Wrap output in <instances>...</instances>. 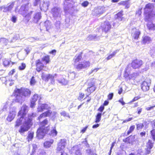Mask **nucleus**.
<instances>
[{
  "instance_id": "obj_37",
  "label": "nucleus",
  "mask_w": 155,
  "mask_h": 155,
  "mask_svg": "<svg viewBox=\"0 0 155 155\" xmlns=\"http://www.w3.org/2000/svg\"><path fill=\"white\" fill-rule=\"evenodd\" d=\"M119 51V50H117L114 51L112 54H110L109 55L108 57L107 58V60H109L111 59L113 57H114L116 54Z\"/></svg>"
},
{
  "instance_id": "obj_56",
  "label": "nucleus",
  "mask_w": 155,
  "mask_h": 155,
  "mask_svg": "<svg viewBox=\"0 0 155 155\" xmlns=\"http://www.w3.org/2000/svg\"><path fill=\"white\" fill-rule=\"evenodd\" d=\"M136 155H143V153L141 149L138 150L137 151V153Z\"/></svg>"
},
{
  "instance_id": "obj_15",
  "label": "nucleus",
  "mask_w": 155,
  "mask_h": 155,
  "mask_svg": "<svg viewBox=\"0 0 155 155\" xmlns=\"http://www.w3.org/2000/svg\"><path fill=\"white\" fill-rule=\"evenodd\" d=\"M38 99H39V102L41 99V96H39L37 94H35L32 97L31 100V104L30 106L31 108L34 107L35 105V102Z\"/></svg>"
},
{
  "instance_id": "obj_20",
  "label": "nucleus",
  "mask_w": 155,
  "mask_h": 155,
  "mask_svg": "<svg viewBox=\"0 0 155 155\" xmlns=\"http://www.w3.org/2000/svg\"><path fill=\"white\" fill-rule=\"evenodd\" d=\"M131 33V35L134 39H137L140 34V31L136 28L132 29Z\"/></svg>"
},
{
  "instance_id": "obj_39",
  "label": "nucleus",
  "mask_w": 155,
  "mask_h": 155,
  "mask_svg": "<svg viewBox=\"0 0 155 155\" xmlns=\"http://www.w3.org/2000/svg\"><path fill=\"white\" fill-rule=\"evenodd\" d=\"M101 113H98L96 117V119L95 122L98 123L100 122L101 119Z\"/></svg>"
},
{
  "instance_id": "obj_41",
  "label": "nucleus",
  "mask_w": 155,
  "mask_h": 155,
  "mask_svg": "<svg viewBox=\"0 0 155 155\" xmlns=\"http://www.w3.org/2000/svg\"><path fill=\"white\" fill-rule=\"evenodd\" d=\"M96 35H90L87 37V40H92L95 39Z\"/></svg>"
},
{
  "instance_id": "obj_36",
  "label": "nucleus",
  "mask_w": 155,
  "mask_h": 155,
  "mask_svg": "<svg viewBox=\"0 0 155 155\" xmlns=\"http://www.w3.org/2000/svg\"><path fill=\"white\" fill-rule=\"evenodd\" d=\"M34 133L33 132L29 131L28 132V135L27 137L28 141L31 140L33 137Z\"/></svg>"
},
{
  "instance_id": "obj_54",
  "label": "nucleus",
  "mask_w": 155,
  "mask_h": 155,
  "mask_svg": "<svg viewBox=\"0 0 155 155\" xmlns=\"http://www.w3.org/2000/svg\"><path fill=\"white\" fill-rule=\"evenodd\" d=\"M104 9V8L103 7H101V8L99 9L98 11V12L97 13V14H102L105 11V10Z\"/></svg>"
},
{
  "instance_id": "obj_27",
  "label": "nucleus",
  "mask_w": 155,
  "mask_h": 155,
  "mask_svg": "<svg viewBox=\"0 0 155 155\" xmlns=\"http://www.w3.org/2000/svg\"><path fill=\"white\" fill-rule=\"evenodd\" d=\"M152 41V39L149 36H143L142 38V42L144 44L150 43Z\"/></svg>"
},
{
  "instance_id": "obj_14",
  "label": "nucleus",
  "mask_w": 155,
  "mask_h": 155,
  "mask_svg": "<svg viewBox=\"0 0 155 155\" xmlns=\"http://www.w3.org/2000/svg\"><path fill=\"white\" fill-rule=\"evenodd\" d=\"M111 28V25L108 21L105 22L101 26L102 30L106 32L110 30Z\"/></svg>"
},
{
  "instance_id": "obj_35",
  "label": "nucleus",
  "mask_w": 155,
  "mask_h": 155,
  "mask_svg": "<svg viewBox=\"0 0 155 155\" xmlns=\"http://www.w3.org/2000/svg\"><path fill=\"white\" fill-rule=\"evenodd\" d=\"M32 12L31 11L30 13H27L24 17H25V18L27 22H28L31 18V15L32 14Z\"/></svg>"
},
{
  "instance_id": "obj_7",
  "label": "nucleus",
  "mask_w": 155,
  "mask_h": 155,
  "mask_svg": "<svg viewBox=\"0 0 155 155\" xmlns=\"http://www.w3.org/2000/svg\"><path fill=\"white\" fill-rule=\"evenodd\" d=\"M130 68L127 66L125 71L124 77L125 78L129 77L130 79H133L138 75V74L136 73H133L132 74H130Z\"/></svg>"
},
{
  "instance_id": "obj_5",
  "label": "nucleus",
  "mask_w": 155,
  "mask_h": 155,
  "mask_svg": "<svg viewBox=\"0 0 155 155\" xmlns=\"http://www.w3.org/2000/svg\"><path fill=\"white\" fill-rule=\"evenodd\" d=\"M74 68L78 71L84 69L90 65V63L88 61L81 62L77 64H73Z\"/></svg>"
},
{
  "instance_id": "obj_38",
  "label": "nucleus",
  "mask_w": 155,
  "mask_h": 155,
  "mask_svg": "<svg viewBox=\"0 0 155 155\" xmlns=\"http://www.w3.org/2000/svg\"><path fill=\"white\" fill-rule=\"evenodd\" d=\"M42 61L43 62L45 61L46 64L48 63L50 61L49 56H45L42 58Z\"/></svg>"
},
{
  "instance_id": "obj_49",
  "label": "nucleus",
  "mask_w": 155,
  "mask_h": 155,
  "mask_svg": "<svg viewBox=\"0 0 155 155\" xmlns=\"http://www.w3.org/2000/svg\"><path fill=\"white\" fill-rule=\"evenodd\" d=\"M17 17L14 15H12L11 20L13 23H15L17 20Z\"/></svg>"
},
{
  "instance_id": "obj_52",
  "label": "nucleus",
  "mask_w": 155,
  "mask_h": 155,
  "mask_svg": "<svg viewBox=\"0 0 155 155\" xmlns=\"http://www.w3.org/2000/svg\"><path fill=\"white\" fill-rule=\"evenodd\" d=\"M60 114L61 115L63 116L64 117H68L69 118H70V116L69 114H67L64 111H62V112H61Z\"/></svg>"
},
{
  "instance_id": "obj_12",
  "label": "nucleus",
  "mask_w": 155,
  "mask_h": 155,
  "mask_svg": "<svg viewBox=\"0 0 155 155\" xmlns=\"http://www.w3.org/2000/svg\"><path fill=\"white\" fill-rule=\"evenodd\" d=\"M70 152L73 155H82L81 150L78 145L73 147L71 148Z\"/></svg>"
},
{
  "instance_id": "obj_32",
  "label": "nucleus",
  "mask_w": 155,
  "mask_h": 155,
  "mask_svg": "<svg viewBox=\"0 0 155 155\" xmlns=\"http://www.w3.org/2000/svg\"><path fill=\"white\" fill-rule=\"evenodd\" d=\"M148 29L150 31L155 30V25L151 23H148L147 25Z\"/></svg>"
},
{
  "instance_id": "obj_45",
  "label": "nucleus",
  "mask_w": 155,
  "mask_h": 155,
  "mask_svg": "<svg viewBox=\"0 0 155 155\" xmlns=\"http://www.w3.org/2000/svg\"><path fill=\"white\" fill-rule=\"evenodd\" d=\"M144 127V125L142 123H139L137 124V128L138 130L141 129Z\"/></svg>"
},
{
  "instance_id": "obj_60",
  "label": "nucleus",
  "mask_w": 155,
  "mask_h": 155,
  "mask_svg": "<svg viewBox=\"0 0 155 155\" xmlns=\"http://www.w3.org/2000/svg\"><path fill=\"white\" fill-rule=\"evenodd\" d=\"M69 76L70 77L72 76V78H74L75 76V73L74 72H70L69 74Z\"/></svg>"
},
{
  "instance_id": "obj_30",
  "label": "nucleus",
  "mask_w": 155,
  "mask_h": 155,
  "mask_svg": "<svg viewBox=\"0 0 155 155\" xmlns=\"http://www.w3.org/2000/svg\"><path fill=\"white\" fill-rule=\"evenodd\" d=\"M41 16L40 12H37L34 15L33 17V20L34 22L37 23L41 18Z\"/></svg>"
},
{
  "instance_id": "obj_13",
  "label": "nucleus",
  "mask_w": 155,
  "mask_h": 155,
  "mask_svg": "<svg viewBox=\"0 0 155 155\" xmlns=\"http://www.w3.org/2000/svg\"><path fill=\"white\" fill-rule=\"evenodd\" d=\"M66 144V141L64 139L61 140L60 142L58 143L57 150L58 151H61L64 150Z\"/></svg>"
},
{
  "instance_id": "obj_11",
  "label": "nucleus",
  "mask_w": 155,
  "mask_h": 155,
  "mask_svg": "<svg viewBox=\"0 0 155 155\" xmlns=\"http://www.w3.org/2000/svg\"><path fill=\"white\" fill-rule=\"evenodd\" d=\"M50 108L48 105L46 104H41L40 101H39L37 108V111L38 112H42L45 110H48Z\"/></svg>"
},
{
  "instance_id": "obj_59",
  "label": "nucleus",
  "mask_w": 155,
  "mask_h": 155,
  "mask_svg": "<svg viewBox=\"0 0 155 155\" xmlns=\"http://www.w3.org/2000/svg\"><path fill=\"white\" fill-rule=\"evenodd\" d=\"M19 36L17 35H15L13 37L12 39L11 40V42H14L18 38Z\"/></svg>"
},
{
  "instance_id": "obj_10",
  "label": "nucleus",
  "mask_w": 155,
  "mask_h": 155,
  "mask_svg": "<svg viewBox=\"0 0 155 155\" xmlns=\"http://www.w3.org/2000/svg\"><path fill=\"white\" fill-rule=\"evenodd\" d=\"M70 1V0H65L64 2V11L66 14L69 12V10L73 6L74 3L73 2L71 3L69 2Z\"/></svg>"
},
{
  "instance_id": "obj_64",
  "label": "nucleus",
  "mask_w": 155,
  "mask_h": 155,
  "mask_svg": "<svg viewBox=\"0 0 155 155\" xmlns=\"http://www.w3.org/2000/svg\"><path fill=\"white\" fill-rule=\"evenodd\" d=\"M113 97V93H111L110 94L108 95V99L110 100H111Z\"/></svg>"
},
{
  "instance_id": "obj_62",
  "label": "nucleus",
  "mask_w": 155,
  "mask_h": 155,
  "mask_svg": "<svg viewBox=\"0 0 155 155\" xmlns=\"http://www.w3.org/2000/svg\"><path fill=\"white\" fill-rule=\"evenodd\" d=\"M100 68H95V69H92L91 72L90 73V74H91L93 72H96Z\"/></svg>"
},
{
  "instance_id": "obj_50",
  "label": "nucleus",
  "mask_w": 155,
  "mask_h": 155,
  "mask_svg": "<svg viewBox=\"0 0 155 155\" xmlns=\"http://www.w3.org/2000/svg\"><path fill=\"white\" fill-rule=\"evenodd\" d=\"M25 67L26 65L25 64L22 63H21V65L19 66V69L20 70H23L25 68Z\"/></svg>"
},
{
  "instance_id": "obj_33",
  "label": "nucleus",
  "mask_w": 155,
  "mask_h": 155,
  "mask_svg": "<svg viewBox=\"0 0 155 155\" xmlns=\"http://www.w3.org/2000/svg\"><path fill=\"white\" fill-rule=\"evenodd\" d=\"M123 15V12L120 11L118 12L115 16V18L118 20L121 21L122 20V16Z\"/></svg>"
},
{
  "instance_id": "obj_44",
  "label": "nucleus",
  "mask_w": 155,
  "mask_h": 155,
  "mask_svg": "<svg viewBox=\"0 0 155 155\" xmlns=\"http://www.w3.org/2000/svg\"><path fill=\"white\" fill-rule=\"evenodd\" d=\"M135 126L134 125H133L131 126L129 130H128L127 132V134L128 135L130 133H131L135 129Z\"/></svg>"
},
{
  "instance_id": "obj_28",
  "label": "nucleus",
  "mask_w": 155,
  "mask_h": 155,
  "mask_svg": "<svg viewBox=\"0 0 155 155\" xmlns=\"http://www.w3.org/2000/svg\"><path fill=\"white\" fill-rule=\"evenodd\" d=\"M153 8V4L151 3H148L146 5L144 8L145 12L149 14V12H150Z\"/></svg>"
},
{
  "instance_id": "obj_51",
  "label": "nucleus",
  "mask_w": 155,
  "mask_h": 155,
  "mask_svg": "<svg viewBox=\"0 0 155 155\" xmlns=\"http://www.w3.org/2000/svg\"><path fill=\"white\" fill-rule=\"evenodd\" d=\"M45 25L46 27V29L47 30L48 28L50 26V23L49 21H46L45 22Z\"/></svg>"
},
{
  "instance_id": "obj_31",
  "label": "nucleus",
  "mask_w": 155,
  "mask_h": 155,
  "mask_svg": "<svg viewBox=\"0 0 155 155\" xmlns=\"http://www.w3.org/2000/svg\"><path fill=\"white\" fill-rule=\"evenodd\" d=\"M54 142V140L51 139L49 140L46 141L44 143V147L46 148L50 147Z\"/></svg>"
},
{
  "instance_id": "obj_23",
  "label": "nucleus",
  "mask_w": 155,
  "mask_h": 155,
  "mask_svg": "<svg viewBox=\"0 0 155 155\" xmlns=\"http://www.w3.org/2000/svg\"><path fill=\"white\" fill-rule=\"evenodd\" d=\"M153 143H152L151 140H149L148 142L146 144L147 148H145V150L147 154L149 153L150 152V149L152 148L153 147Z\"/></svg>"
},
{
  "instance_id": "obj_57",
  "label": "nucleus",
  "mask_w": 155,
  "mask_h": 155,
  "mask_svg": "<svg viewBox=\"0 0 155 155\" xmlns=\"http://www.w3.org/2000/svg\"><path fill=\"white\" fill-rule=\"evenodd\" d=\"M140 98H141V97L140 96H137L135 97L134 98V99L131 101H130V102H132L135 101H137V100H138Z\"/></svg>"
},
{
  "instance_id": "obj_40",
  "label": "nucleus",
  "mask_w": 155,
  "mask_h": 155,
  "mask_svg": "<svg viewBox=\"0 0 155 155\" xmlns=\"http://www.w3.org/2000/svg\"><path fill=\"white\" fill-rule=\"evenodd\" d=\"M36 82V81L35 80V78L33 76L31 79L30 81V84L31 86L34 85Z\"/></svg>"
},
{
  "instance_id": "obj_46",
  "label": "nucleus",
  "mask_w": 155,
  "mask_h": 155,
  "mask_svg": "<svg viewBox=\"0 0 155 155\" xmlns=\"http://www.w3.org/2000/svg\"><path fill=\"white\" fill-rule=\"evenodd\" d=\"M58 81L59 83H60L61 84L63 85H66L68 83L67 81V80H66L64 78H63L61 81L58 80Z\"/></svg>"
},
{
  "instance_id": "obj_25",
  "label": "nucleus",
  "mask_w": 155,
  "mask_h": 155,
  "mask_svg": "<svg viewBox=\"0 0 155 155\" xmlns=\"http://www.w3.org/2000/svg\"><path fill=\"white\" fill-rule=\"evenodd\" d=\"M51 110H48L47 111L41 114L38 117V119L40 121L41 119L44 118L46 117H49L51 114Z\"/></svg>"
},
{
  "instance_id": "obj_8",
  "label": "nucleus",
  "mask_w": 155,
  "mask_h": 155,
  "mask_svg": "<svg viewBox=\"0 0 155 155\" xmlns=\"http://www.w3.org/2000/svg\"><path fill=\"white\" fill-rule=\"evenodd\" d=\"M51 12L53 16L55 18H60L62 11L60 8L54 7L52 9Z\"/></svg>"
},
{
  "instance_id": "obj_26",
  "label": "nucleus",
  "mask_w": 155,
  "mask_h": 155,
  "mask_svg": "<svg viewBox=\"0 0 155 155\" xmlns=\"http://www.w3.org/2000/svg\"><path fill=\"white\" fill-rule=\"evenodd\" d=\"M135 140V137L134 136H130L123 140V141L127 143L133 144Z\"/></svg>"
},
{
  "instance_id": "obj_63",
  "label": "nucleus",
  "mask_w": 155,
  "mask_h": 155,
  "mask_svg": "<svg viewBox=\"0 0 155 155\" xmlns=\"http://www.w3.org/2000/svg\"><path fill=\"white\" fill-rule=\"evenodd\" d=\"M104 107L103 105H101L98 108V110L100 112H102L104 109Z\"/></svg>"
},
{
  "instance_id": "obj_34",
  "label": "nucleus",
  "mask_w": 155,
  "mask_h": 155,
  "mask_svg": "<svg viewBox=\"0 0 155 155\" xmlns=\"http://www.w3.org/2000/svg\"><path fill=\"white\" fill-rule=\"evenodd\" d=\"M120 4L125 6L126 8H128L130 7V4L129 2L127 1H122L120 3Z\"/></svg>"
},
{
  "instance_id": "obj_61",
  "label": "nucleus",
  "mask_w": 155,
  "mask_h": 155,
  "mask_svg": "<svg viewBox=\"0 0 155 155\" xmlns=\"http://www.w3.org/2000/svg\"><path fill=\"white\" fill-rule=\"evenodd\" d=\"M57 113L55 112H53L51 113V114L50 115V116L51 115V117L53 118V120L54 119V117L56 116V115L57 114Z\"/></svg>"
},
{
  "instance_id": "obj_53",
  "label": "nucleus",
  "mask_w": 155,
  "mask_h": 155,
  "mask_svg": "<svg viewBox=\"0 0 155 155\" xmlns=\"http://www.w3.org/2000/svg\"><path fill=\"white\" fill-rule=\"evenodd\" d=\"M9 63V62L8 60L6 59H4L3 61V64L4 66H6L8 65Z\"/></svg>"
},
{
  "instance_id": "obj_6",
  "label": "nucleus",
  "mask_w": 155,
  "mask_h": 155,
  "mask_svg": "<svg viewBox=\"0 0 155 155\" xmlns=\"http://www.w3.org/2000/svg\"><path fill=\"white\" fill-rule=\"evenodd\" d=\"M15 2H11L8 3L7 5H4L0 8L1 10L4 12H11L15 5Z\"/></svg>"
},
{
  "instance_id": "obj_22",
  "label": "nucleus",
  "mask_w": 155,
  "mask_h": 155,
  "mask_svg": "<svg viewBox=\"0 0 155 155\" xmlns=\"http://www.w3.org/2000/svg\"><path fill=\"white\" fill-rule=\"evenodd\" d=\"M150 84V83L149 81L148 82L143 81L141 85V89L144 91H148L149 89Z\"/></svg>"
},
{
  "instance_id": "obj_17",
  "label": "nucleus",
  "mask_w": 155,
  "mask_h": 155,
  "mask_svg": "<svg viewBox=\"0 0 155 155\" xmlns=\"http://www.w3.org/2000/svg\"><path fill=\"white\" fill-rule=\"evenodd\" d=\"M16 110L13 109H10V113L7 118V120L9 121H11L15 118L16 114Z\"/></svg>"
},
{
  "instance_id": "obj_9",
  "label": "nucleus",
  "mask_w": 155,
  "mask_h": 155,
  "mask_svg": "<svg viewBox=\"0 0 155 155\" xmlns=\"http://www.w3.org/2000/svg\"><path fill=\"white\" fill-rule=\"evenodd\" d=\"M56 74H46L42 73L41 74L42 79L45 81H48L49 80H50L51 81V83L52 84H54V76Z\"/></svg>"
},
{
  "instance_id": "obj_24",
  "label": "nucleus",
  "mask_w": 155,
  "mask_h": 155,
  "mask_svg": "<svg viewBox=\"0 0 155 155\" xmlns=\"http://www.w3.org/2000/svg\"><path fill=\"white\" fill-rule=\"evenodd\" d=\"M35 62L37 66V70L38 71L40 72L44 68V64L39 60H37Z\"/></svg>"
},
{
  "instance_id": "obj_48",
  "label": "nucleus",
  "mask_w": 155,
  "mask_h": 155,
  "mask_svg": "<svg viewBox=\"0 0 155 155\" xmlns=\"http://www.w3.org/2000/svg\"><path fill=\"white\" fill-rule=\"evenodd\" d=\"M57 134V132L55 129H53L51 132L50 135L52 136H56Z\"/></svg>"
},
{
  "instance_id": "obj_4",
  "label": "nucleus",
  "mask_w": 155,
  "mask_h": 155,
  "mask_svg": "<svg viewBox=\"0 0 155 155\" xmlns=\"http://www.w3.org/2000/svg\"><path fill=\"white\" fill-rule=\"evenodd\" d=\"M28 107L25 105H23L21 107V110L18 113V117L16 122L15 127L19 126L22 122L23 123L25 122V119L28 118V117H27L25 118V116L28 112Z\"/></svg>"
},
{
  "instance_id": "obj_42",
  "label": "nucleus",
  "mask_w": 155,
  "mask_h": 155,
  "mask_svg": "<svg viewBox=\"0 0 155 155\" xmlns=\"http://www.w3.org/2000/svg\"><path fill=\"white\" fill-rule=\"evenodd\" d=\"M151 136L153 141L155 140V130L153 129L151 131Z\"/></svg>"
},
{
  "instance_id": "obj_21",
  "label": "nucleus",
  "mask_w": 155,
  "mask_h": 155,
  "mask_svg": "<svg viewBox=\"0 0 155 155\" xmlns=\"http://www.w3.org/2000/svg\"><path fill=\"white\" fill-rule=\"evenodd\" d=\"M26 5L25 4L23 5L18 11L19 13L22 15L23 16H24L28 13V10L26 7Z\"/></svg>"
},
{
  "instance_id": "obj_19",
  "label": "nucleus",
  "mask_w": 155,
  "mask_h": 155,
  "mask_svg": "<svg viewBox=\"0 0 155 155\" xmlns=\"http://www.w3.org/2000/svg\"><path fill=\"white\" fill-rule=\"evenodd\" d=\"M131 64L134 68H139L142 64V61L141 60H136L133 61Z\"/></svg>"
},
{
  "instance_id": "obj_18",
  "label": "nucleus",
  "mask_w": 155,
  "mask_h": 155,
  "mask_svg": "<svg viewBox=\"0 0 155 155\" xmlns=\"http://www.w3.org/2000/svg\"><path fill=\"white\" fill-rule=\"evenodd\" d=\"M96 87L94 84L93 82L88 83V87L86 90L88 92L90 93L94 92L96 89Z\"/></svg>"
},
{
  "instance_id": "obj_55",
  "label": "nucleus",
  "mask_w": 155,
  "mask_h": 155,
  "mask_svg": "<svg viewBox=\"0 0 155 155\" xmlns=\"http://www.w3.org/2000/svg\"><path fill=\"white\" fill-rule=\"evenodd\" d=\"M89 2L87 1H85L83 2L81 4L84 7H86L88 5Z\"/></svg>"
},
{
  "instance_id": "obj_43",
  "label": "nucleus",
  "mask_w": 155,
  "mask_h": 155,
  "mask_svg": "<svg viewBox=\"0 0 155 155\" xmlns=\"http://www.w3.org/2000/svg\"><path fill=\"white\" fill-rule=\"evenodd\" d=\"M0 41L2 43H3L4 45H6L8 42V41L6 38H2L0 39Z\"/></svg>"
},
{
  "instance_id": "obj_16",
  "label": "nucleus",
  "mask_w": 155,
  "mask_h": 155,
  "mask_svg": "<svg viewBox=\"0 0 155 155\" xmlns=\"http://www.w3.org/2000/svg\"><path fill=\"white\" fill-rule=\"evenodd\" d=\"M50 5V2L48 1L41 2L40 6L41 10L44 11H46Z\"/></svg>"
},
{
  "instance_id": "obj_47",
  "label": "nucleus",
  "mask_w": 155,
  "mask_h": 155,
  "mask_svg": "<svg viewBox=\"0 0 155 155\" xmlns=\"http://www.w3.org/2000/svg\"><path fill=\"white\" fill-rule=\"evenodd\" d=\"M84 93L80 92L79 93V96L78 97V99L80 101L84 97Z\"/></svg>"
},
{
  "instance_id": "obj_2",
  "label": "nucleus",
  "mask_w": 155,
  "mask_h": 155,
  "mask_svg": "<svg viewBox=\"0 0 155 155\" xmlns=\"http://www.w3.org/2000/svg\"><path fill=\"white\" fill-rule=\"evenodd\" d=\"M36 113H32L28 114V118L25 119V121L23 123L22 126L20 127L19 130V132L21 134L23 135L24 132L28 131L32 125V118L35 117Z\"/></svg>"
},
{
  "instance_id": "obj_29",
  "label": "nucleus",
  "mask_w": 155,
  "mask_h": 155,
  "mask_svg": "<svg viewBox=\"0 0 155 155\" xmlns=\"http://www.w3.org/2000/svg\"><path fill=\"white\" fill-rule=\"evenodd\" d=\"M82 58L81 54H77L73 58V64H77L81 62L80 61H81Z\"/></svg>"
},
{
  "instance_id": "obj_3",
  "label": "nucleus",
  "mask_w": 155,
  "mask_h": 155,
  "mask_svg": "<svg viewBox=\"0 0 155 155\" xmlns=\"http://www.w3.org/2000/svg\"><path fill=\"white\" fill-rule=\"evenodd\" d=\"M48 121L47 119L44 120L40 124V127L38 129L37 132V136L39 139L42 138L45 134L48 133L50 129L49 127L47 126L46 128L45 126L48 124Z\"/></svg>"
},
{
  "instance_id": "obj_58",
  "label": "nucleus",
  "mask_w": 155,
  "mask_h": 155,
  "mask_svg": "<svg viewBox=\"0 0 155 155\" xmlns=\"http://www.w3.org/2000/svg\"><path fill=\"white\" fill-rule=\"evenodd\" d=\"M8 102H7L5 104H4L3 108L2 109V111H4L6 110V109L8 107L7 105H8Z\"/></svg>"
},
{
  "instance_id": "obj_1",
  "label": "nucleus",
  "mask_w": 155,
  "mask_h": 155,
  "mask_svg": "<svg viewBox=\"0 0 155 155\" xmlns=\"http://www.w3.org/2000/svg\"><path fill=\"white\" fill-rule=\"evenodd\" d=\"M14 92L16 102L21 104L25 101L26 97L30 96L31 93L30 91L27 88L17 89Z\"/></svg>"
}]
</instances>
